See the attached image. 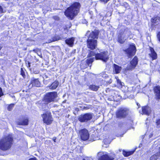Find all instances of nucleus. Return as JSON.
I'll list each match as a JSON object with an SVG mask.
<instances>
[{
	"instance_id": "f257e3e1",
	"label": "nucleus",
	"mask_w": 160,
	"mask_h": 160,
	"mask_svg": "<svg viewBox=\"0 0 160 160\" xmlns=\"http://www.w3.org/2000/svg\"><path fill=\"white\" fill-rule=\"evenodd\" d=\"M99 31L95 30L90 33L87 40V47L91 50L96 48L97 45V39L98 38Z\"/></svg>"
},
{
	"instance_id": "f03ea898",
	"label": "nucleus",
	"mask_w": 160,
	"mask_h": 160,
	"mask_svg": "<svg viewBox=\"0 0 160 160\" xmlns=\"http://www.w3.org/2000/svg\"><path fill=\"white\" fill-rule=\"evenodd\" d=\"M13 138L11 135H9L0 141V149L3 151L10 149L12 144Z\"/></svg>"
},
{
	"instance_id": "7ed1b4c3",
	"label": "nucleus",
	"mask_w": 160,
	"mask_h": 160,
	"mask_svg": "<svg viewBox=\"0 0 160 160\" xmlns=\"http://www.w3.org/2000/svg\"><path fill=\"white\" fill-rule=\"evenodd\" d=\"M57 97V92H50L46 93L43 99L44 106L45 108L47 106V104L50 102H54Z\"/></svg>"
},
{
	"instance_id": "20e7f679",
	"label": "nucleus",
	"mask_w": 160,
	"mask_h": 160,
	"mask_svg": "<svg viewBox=\"0 0 160 160\" xmlns=\"http://www.w3.org/2000/svg\"><path fill=\"white\" fill-rule=\"evenodd\" d=\"M128 109L125 108H121L118 109L116 112V115L117 118H119L125 117L128 114Z\"/></svg>"
},
{
	"instance_id": "39448f33",
	"label": "nucleus",
	"mask_w": 160,
	"mask_h": 160,
	"mask_svg": "<svg viewBox=\"0 0 160 160\" xmlns=\"http://www.w3.org/2000/svg\"><path fill=\"white\" fill-rule=\"evenodd\" d=\"M93 116V113H86L79 116L78 120L81 122H86L91 120Z\"/></svg>"
},
{
	"instance_id": "423d86ee",
	"label": "nucleus",
	"mask_w": 160,
	"mask_h": 160,
	"mask_svg": "<svg viewBox=\"0 0 160 160\" xmlns=\"http://www.w3.org/2000/svg\"><path fill=\"white\" fill-rule=\"evenodd\" d=\"M95 59L96 60L99 59L106 62L108 59L107 52L103 51L95 55Z\"/></svg>"
},
{
	"instance_id": "0eeeda50",
	"label": "nucleus",
	"mask_w": 160,
	"mask_h": 160,
	"mask_svg": "<svg viewBox=\"0 0 160 160\" xmlns=\"http://www.w3.org/2000/svg\"><path fill=\"white\" fill-rule=\"evenodd\" d=\"M129 58L133 56L136 52V48L134 45H130L129 48L125 50Z\"/></svg>"
},
{
	"instance_id": "6e6552de",
	"label": "nucleus",
	"mask_w": 160,
	"mask_h": 160,
	"mask_svg": "<svg viewBox=\"0 0 160 160\" xmlns=\"http://www.w3.org/2000/svg\"><path fill=\"white\" fill-rule=\"evenodd\" d=\"M138 62V58L135 56L132 60L130 62V63L127 65V69L128 70H132L136 67Z\"/></svg>"
},
{
	"instance_id": "1a4fd4ad",
	"label": "nucleus",
	"mask_w": 160,
	"mask_h": 160,
	"mask_svg": "<svg viewBox=\"0 0 160 160\" xmlns=\"http://www.w3.org/2000/svg\"><path fill=\"white\" fill-rule=\"evenodd\" d=\"M80 136L82 140L86 141L89 138V134L87 130L85 128L82 129L79 131Z\"/></svg>"
},
{
	"instance_id": "9d476101",
	"label": "nucleus",
	"mask_w": 160,
	"mask_h": 160,
	"mask_svg": "<svg viewBox=\"0 0 160 160\" xmlns=\"http://www.w3.org/2000/svg\"><path fill=\"white\" fill-rule=\"evenodd\" d=\"M42 117L44 123L47 125L51 123L52 120L50 113L47 112V113L43 114L42 115Z\"/></svg>"
},
{
	"instance_id": "9b49d317",
	"label": "nucleus",
	"mask_w": 160,
	"mask_h": 160,
	"mask_svg": "<svg viewBox=\"0 0 160 160\" xmlns=\"http://www.w3.org/2000/svg\"><path fill=\"white\" fill-rule=\"evenodd\" d=\"M98 156L99 158L98 160H113V158L110 157L106 152H100L98 153Z\"/></svg>"
},
{
	"instance_id": "f8f14e48",
	"label": "nucleus",
	"mask_w": 160,
	"mask_h": 160,
	"mask_svg": "<svg viewBox=\"0 0 160 160\" xmlns=\"http://www.w3.org/2000/svg\"><path fill=\"white\" fill-rule=\"evenodd\" d=\"M81 7V5L79 2H74L72 3L66 10H79Z\"/></svg>"
},
{
	"instance_id": "ddd939ff",
	"label": "nucleus",
	"mask_w": 160,
	"mask_h": 160,
	"mask_svg": "<svg viewBox=\"0 0 160 160\" xmlns=\"http://www.w3.org/2000/svg\"><path fill=\"white\" fill-rule=\"evenodd\" d=\"M76 11H65L64 13L65 15L70 19H72L76 16Z\"/></svg>"
},
{
	"instance_id": "4468645a",
	"label": "nucleus",
	"mask_w": 160,
	"mask_h": 160,
	"mask_svg": "<svg viewBox=\"0 0 160 160\" xmlns=\"http://www.w3.org/2000/svg\"><path fill=\"white\" fill-rule=\"evenodd\" d=\"M125 38V37L122 34V32H121L119 34L118 36L117 40L119 43L121 44H123L125 42V41L127 40V39Z\"/></svg>"
},
{
	"instance_id": "2eb2a0df",
	"label": "nucleus",
	"mask_w": 160,
	"mask_h": 160,
	"mask_svg": "<svg viewBox=\"0 0 160 160\" xmlns=\"http://www.w3.org/2000/svg\"><path fill=\"white\" fill-rule=\"evenodd\" d=\"M28 120L27 118H21L17 121V123L18 125H27L28 124Z\"/></svg>"
},
{
	"instance_id": "dca6fc26",
	"label": "nucleus",
	"mask_w": 160,
	"mask_h": 160,
	"mask_svg": "<svg viewBox=\"0 0 160 160\" xmlns=\"http://www.w3.org/2000/svg\"><path fill=\"white\" fill-rule=\"evenodd\" d=\"M31 84H32V87H39L40 86V84L38 79H35L32 78L31 79Z\"/></svg>"
},
{
	"instance_id": "f3484780",
	"label": "nucleus",
	"mask_w": 160,
	"mask_h": 160,
	"mask_svg": "<svg viewBox=\"0 0 160 160\" xmlns=\"http://www.w3.org/2000/svg\"><path fill=\"white\" fill-rule=\"evenodd\" d=\"M142 112L143 114L149 115L151 113L150 108L148 106H145L142 108Z\"/></svg>"
},
{
	"instance_id": "a211bd4d",
	"label": "nucleus",
	"mask_w": 160,
	"mask_h": 160,
	"mask_svg": "<svg viewBox=\"0 0 160 160\" xmlns=\"http://www.w3.org/2000/svg\"><path fill=\"white\" fill-rule=\"evenodd\" d=\"M154 91L157 99L160 98V87L159 86H155L154 88Z\"/></svg>"
},
{
	"instance_id": "6ab92c4d",
	"label": "nucleus",
	"mask_w": 160,
	"mask_h": 160,
	"mask_svg": "<svg viewBox=\"0 0 160 160\" xmlns=\"http://www.w3.org/2000/svg\"><path fill=\"white\" fill-rule=\"evenodd\" d=\"M113 72L116 73H119L122 70V67L115 64H114L113 67Z\"/></svg>"
},
{
	"instance_id": "aec40b11",
	"label": "nucleus",
	"mask_w": 160,
	"mask_h": 160,
	"mask_svg": "<svg viewBox=\"0 0 160 160\" xmlns=\"http://www.w3.org/2000/svg\"><path fill=\"white\" fill-rule=\"evenodd\" d=\"M122 34L125 37V38L127 39L128 38H131V36L132 35V33L130 31L129 29H127L124 30V31H122Z\"/></svg>"
},
{
	"instance_id": "412c9836",
	"label": "nucleus",
	"mask_w": 160,
	"mask_h": 160,
	"mask_svg": "<svg viewBox=\"0 0 160 160\" xmlns=\"http://www.w3.org/2000/svg\"><path fill=\"white\" fill-rule=\"evenodd\" d=\"M74 38H68L65 40L66 43L70 47H72L74 44Z\"/></svg>"
},
{
	"instance_id": "4be33fe9",
	"label": "nucleus",
	"mask_w": 160,
	"mask_h": 160,
	"mask_svg": "<svg viewBox=\"0 0 160 160\" xmlns=\"http://www.w3.org/2000/svg\"><path fill=\"white\" fill-rule=\"evenodd\" d=\"M150 50L151 53L150 54H149V55L152 60L156 59L157 58V54L156 53L152 48H150Z\"/></svg>"
},
{
	"instance_id": "5701e85b",
	"label": "nucleus",
	"mask_w": 160,
	"mask_h": 160,
	"mask_svg": "<svg viewBox=\"0 0 160 160\" xmlns=\"http://www.w3.org/2000/svg\"><path fill=\"white\" fill-rule=\"evenodd\" d=\"M151 21L153 25L155 24L157 25L158 22L160 21V18L159 17L156 16L152 18Z\"/></svg>"
},
{
	"instance_id": "b1692460",
	"label": "nucleus",
	"mask_w": 160,
	"mask_h": 160,
	"mask_svg": "<svg viewBox=\"0 0 160 160\" xmlns=\"http://www.w3.org/2000/svg\"><path fill=\"white\" fill-rule=\"evenodd\" d=\"M160 156V151L153 155L150 158V160H155Z\"/></svg>"
},
{
	"instance_id": "393cba45",
	"label": "nucleus",
	"mask_w": 160,
	"mask_h": 160,
	"mask_svg": "<svg viewBox=\"0 0 160 160\" xmlns=\"http://www.w3.org/2000/svg\"><path fill=\"white\" fill-rule=\"evenodd\" d=\"M89 89L93 91H97L99 88L98 86H96L94 85H90L89 87Z\"/></svg>"
},
{
	"instance_id": "a878e982",
	"label": "nucleus",
	"mask_w": 160,
	"mask_h": 160,
	"mask_svg": "<svg viewBox=\"0 0 160 160\" xmlns=\"http://www.w3.org/2000/svg\"><path fill=\"white\" fill-rule=\"evenodd\" d=\"M59 82L57 81H55L51 85L50 88L52 89H56L58 85Z\"/></svg>"
},
{
	"instance_id": "bb28decb",
	"label": "nucleus",
	"mask_w": 160,
	"mask_h": 160,
	"mask_svg": "<svg viewBox=\"0 0 160 160\" xmlns=\"http://www.w3.org/2000/svg\"><path fill=\"white\" fill-rule=\"evenodd\" d=\"M134 152V151L128 152L123 151V154L125 156L128 157L132 154Z\"/></svg>"
},
{
	"instance_id": "cd10ccee",
	"label": "nucleus",
	"mask_w": 160,
	"mask_h": 160,
	"mask_svg": "<svg viewBox=\"0 0 160 160\" xmlns=\"http://www.w3.org/2000/svg\"><path fill=\"white\" fill-rule=\"evenodd\" d=\"M94 60V58H90L89 59L87 60V63L90 67H91L92 65V63L93 62Z\"/></svg>"
},
{
	"instance_id": "c85d7f7f",
	"label": "nucleus",
	"mask_w": 160,
	"mask_h": 160,
	"mask_svg": "<svg viewBox=\"0 0 160 160\" xmlns=\"http://www.w3.org/2000/svg\"><path fill=\"white\" fill-rule=\"evenodd\" d=\"M115 78L117 81V84L119 87H122L124 85V83L118 79V77H116Z\"/></svg>"
},
{
	"instance_id": "c756f323",
	"label": "nucleus",
	"mask_w": 160,
	"mask_h": 160,
	"mask_svg": "<svg viewBox=\"0 0 160 160\" xmlns=\"http://www.w3.org/2000/svg\"><path fill=\"white\" fill-rule=\"evenodd\" d=\"M122 6L126 9V10H128L130 9V6L126 2H124L122 5Z\"/></svg>"
},
{
	"instance_id": "7c9ffc66",
	"label": "nucleus",
	"mask_w": 160,
	"mask_h": 160,
	"mask_svg": "<svg viewBox=\"0 0 160 160\" xmlns=\"http://www.w3.org/2000/svg\"><path fill=\"white\" fill-rule=\"evenodd\" d=\"M25 72L26 70L24 68H21V75L24 78H25L26 76L25 75Z\"/></svg>"
},
{
	"instance_id": "2f4dec72",
	"label": "nucleus",
	"mask_w": 160,
	"mask_h": 160,
	"mask_svg": "<svg viewBox=\"0 0 160 160\" xmlns=\"http://www.w3.org/2000/svg\"><path fill=\"white\" fill-rule=\"evenodd\" d=\"M14 106V104H11L8 105V107L7 109L8 111H11Z\"/></svg>"
},
{
	"instance_id": "473e14b6",
	"label": "nucleus",
	"mask_w": 160,
	"mask_h": 160,
	"mask_svg": "<svg viewBox=\"0 0 160 160\" xmlns=\"http://www.w3.org/2000/svg\"><path fill=\"white\" fill-rule=\"evenodd\" d=\"M96 54H95V53L94 52H93L92 51H90L89 53H88V57H92V56H95V55Z\"/></svg>"
},
{
	"instance_id": "72a5a7b5",
	"label": "nucleus",
	"mask_w": 160,
	"mask_h": 160,
	"mask_svg": "<svg viewBox=\"0 0 160 160\" xmlns=\"http://www.w3.org/2000/svg\"><path fill=\"white\" fill-rule=\"evenodd\" d=\"M156 123L157 127L160 128V119H158L156 121Z\"/></svg>"
},
{
	"instance_id": "f704fd0d",
	"label": "nucleus",
	"mask_w": 160,
	"mask_h": 160,
	"mask_svg": "<svg viewBox=\"0 0 160 160\" xmlns=\"http://www.w3.org/2000/svg\"><path fill=\"white\" fill-rule=\"evenodd\" d=\"M157 38L158 40L160 42V31L157 34Z\"/></svg>"
},
{
	"instance_id": "c9c22d12",
	"label": "nucleus",
	"mask_w": 160,
	"mask_h": 160,
	"mask_svg": "<svg viewBox=\"0 0 160 160\" xmlns=\"http://www.w3.org/2000/svg\"><path fill=\"white\" fill-rule=\"evenodd\" d=\"M35 52L37 53V54H38V56H39L40 58H42V54L40 52Z\"/></svg>"
},
{
	"instance_id": "e433bc0d",
	"label": "nucleus",
	"mask_w": 160,
	"mask_h": 160,
	"mask_svg": "<svg viewBox=\"0 0 160 160\" xmlns=\"http://www.w3.org/2000/svg\"><path fill=\"white\" fill-rule=\"evenodd\" d=\"M60 40V38L58 37H54L53 39V41H55Z\"/></svg>"
},
{
	"instance_id": "4c0bfd02",
	"label": "nucleus",
	"mask_w": 160,
	"mask_h": 160,
	"mask_svg": "<svg viewBox=\"0 0 160 160\" xmlns=\"http://www.w3.org/2000/svg\"><path fill=\"white\" fill-rule=\"evenodd\" d=\"M3 94L2 92V90L1 88L0 87V97L3 95Z\"/></svg>"
},
{
	"instance_id": "58836bf2",
	"label": "nucleus",
	"mask_w": 160,
	"mask_h": 160,
	"mask_svg": "<svg viewBox=\"0 0 160 160\" xmlns=\"http://www.w3.org/2000/svg\"><path fill=\"white\" fill-rule=\"evenodd\" d=\"M54 19L56 20H59V18L57 16H55L53 17Z\"/></svg>"
},
{
	"instance_id": "ea45409f",
	"label": "nucleus",
	"mask_w": 160,
	"mask_h": 160,
	"mask_svg": "<svg viewBox=\"0 0 160 160\" xmlns=\"http://www.w3.org/2000/svg\"><path fill=\"white\" fill-rule=\"evenodd\" d=\"M28 160H37L36 158H31L29 159Z\"/></svg>"
},
{
	"instance_id": "a19ab883",
	"label": "nucleus",
	"mask_w": 160,
	"mask_h": 160,
	"mask_svg": "<svg viewBox=\"0 0 160 160\" xmlns=\"http://www.w3.org/2000/svg\"><path fill=\"white\" fill-rule=\"evenodd\" d=\"M106 91L107 92H109L110 91V89L109 88H107L106 89Z\"/></svg>"
},
{
	"instance_id": "79ce46f5",
	"label": "nucleus",
	"mask_w": 160,
	"mask_h": 160,
	"mask_svg": "<svg viewBox=\"0 0 160 160\" xmlns=\"http://www.w3.org/2000/svg\"><path fill=\"white\" fill-rule=\"evenodd\" d=\"M0 10H3V8L2 6L0 5Z\"/></svg>"
},
{
	"instance_id": "37998d69",
	"label": "nucleus",
	"mask_w": 160,
	"mask_h": 160,
	"mask_svg": "<svg viewBox=\"0 0 160 160\" xmlns=\"http://www.w3.org/2000/svg\"><path fill=\"white\" fill-rule=\"evenodd\" d=\"M152 135H153L152 134V133L150 134L149 135V138H152Z\"/></svg>"
},
{
	"instance_id": "c03bdc74",
	"label": "nucleus",
	"mask_w": 160,
	"mask_h": 160,
	"mask_svg": "<svg viewBox=\"0 0 160 160\" xmlns=\"http://www.w3.org/2000/svg\"><path fill=\"white\" fill-rule=\"evenodd\" d=\"M30 63L29 62H28V67H30Z\"/></svg>"
},
{
	"instance_id": "a18cd8bd",
	"label": "nucleus",
	"mask_w": 160,
	"mask_h": 160,
	"mask_svg": "<svg viewBox=\"0 0 160 160\" xmlns=\"http://www.w3.org/2000/svg\"><path fill=\"white\" fill-rule=\"evenodd\" d=\"M1 11V12L2 13V12H3V10H2V11Z\"/></svg>"
},
{
	"instance_id": "49530a36",
	"label": "nucleus",
	"mask_w": 160,
	"mask_h": 160,
	"mask_svg": "<svg viewBox=\"0 0 160 160\" xmlns=\"http://www.w3.org/2000/svg\"><path fill=\"white\" fill-rule=\"evenodd\" d=\"M33 51H34V52H38V51H35V50H33Z\"/></svg>"
},
{
	"instance_id": "de8ad7c7",
	"label": "nucleus",
	"mask_w": 160,
	"mask_h": 160,
	"mask_svg": "<svg viewBox=\"0 0 160 160\" xmlns=\"http://www.w3.org/2000/svg\"><path fill=\"white\" fill-rule=\"evenodd\" d=\"M112 82V80L110 79V83H111Z\"/></svg>"
},
{
	"instance_id": "09e8293b",
	"label": "nucleus",
	"mask_w": 160,
	"mask_h": 160,
	"mask_svg": "<svg viewBox=\"0 0 160 160\" xmlns=\"http://www.w3.org/2000/svg\"><path fill=\"white\" fill-rule=\"evenodd\" d=\"M56 139V138L53 139V141H54V142H56V141H55Z\"/></svg>"
},
{
	"instance_id": "8fccbe9b",
	"label": "nucleus",
	"mask_w": 160,
	"mask_h": 160,
	"mask_svg": "<svg viewBox=\"0 0 160 160\" xmlns=\"http://www.w3.org/2000/svg\"><path fill=\"white\" fill-rule=\"evenodd\" d=\"M42 110H43V111H45L46 110V109H42Z\"/></svg>"
},
{
	"instance_id": "3c124183",
	"label": "nucleus",
	"mask_w": 160,
	"mask_h": 160,
	"mask_svg": "<svg viewBox=\"0 0 160 160\" xmlns=\"http://www.w3.org/2000/svg\"><path fill=\"white\" fill-rule=\"evenodd\" d=\"M1 49V47L0 46V50Z\"/></svg>"
},
{
	"instance_id": "603ef678",
	"label": "nucleus",
	"mask_w": 160,
	"mask_h": 160,
	"mask_svg": "<svg viewBox=\"0 0 160 160\" xmlns=\"http://www.w3.org/2000/svg\"><path fill=\"white\" fill-rule=\"evenodd\" d=\"M82 160H86L85 159L83 158Z\"/></svg>"
}]
</instances>
